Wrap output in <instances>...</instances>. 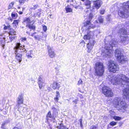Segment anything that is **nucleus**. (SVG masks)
Here are the masks:
<instances>
[{
    "label": "nucleus",
    "mask_w": 129,
    "mask_h": 129,
    "mask_svg": "<svg viewBox=\"0 0 129 129\" xmlns=\"http://www.w3.org/2000/svg\"><path fill=\"white\" fill-rule=\"evenodd\" d=\"M9 25L7 26L5 25L4 27V30L8 29L9 30V34L15 36L16 35V32L13 29L11 28V26Z\"/></svg>",
    "instance_id": "obj_15"
},
{
    "label": "nucleus",
    "mask_w": 129,
    "mask_h": 129,
    "mask_svg": "<svg viewBox=\"0 0 129 129\" xmlns=\"http://www.w3.org/2000/svg\"><path fill=\"white\" fill-rule=\"evenodd\" d=\"M79 121L80 122V126L81 127H83V125L82 123V119H80L79 120Z\"/></svg>",
    "instance_id": "obj_48"
},
{
    "label": "nucleus",
    "mask_w": 129,
    "mask_h": 129,
    "mask_svg": "<svg viewBox=\"0 0 129 129\" xmlns=\"http://www.w3.org/2000/svg\"><path fill=\"white\" fill-rule=\"evenodd\" d=\"M8 123V121H5L2 123L1 126V128L3 129H5V126L6 124Z\"/></svg>",
    "instance_id": "obj_32"
},
{
    "label": "nucleus",
    "mask_w": 129,
    "mask_h": 129,
    "mask_svg": "<svg viewBox=\"0 0 129 129\" xmlns=\"http://www.w3.org/2000/svg\"><path fill=\"white\" fill-rule=\"evenodd\" d=\"M86 13L87 14V15L89 14L88 16V20H85V22L84 23V24H90V21L92 19L93 15L92 13L90 12V11L87 10L86 11Z\"/></svg>",
    "instance_id": "obj_12"
},
{
    "label": "nucleus",
    "mask_w": 129,
    "mask_h": 129,
    "mask_svg": "<svg viewBox=\"0 0 129 129\" xmlns=\"http://www.w3.org/2000/svg\"><path fill=\"white\" fill-rule=\"evenodd\" d=\"M18 8H20L19 7Z\"/></svg>",
    "instance_id": "obj_62"
},
{
    "label": "nucleus",
    "mask_w": 129,
    "mask_h": 129,
    "mask_svg": "<svg viewBox=\"0 0 129 129\" xmlns=\"http://www.w3.org/2000/svg\"><path fill=\"white\" fill-rule=\"evenodd\" d=\"M108 64L109 69L110 72L115 73L118 71V65L113 61H109Z\"/></svg>",
    "instance_id": "obj_9"
},
{
    "label": "nucleus",
    "mask_w": 129,
    "mask_h": 129,
    "mask_svg": "<svg viewBox=\"0 0 129 129\" xmlns=\"http://www.w3.org/2000/svg\"><path fill=\"white\" fill-rule=\"evenodd\" d=\"M11 16L13 18L15 19L17 17V14L16 13L14 12L12 13Z\"/></svg>",
    "instance_id": "obj_30"
},
{
    "label": "nucleus",
    "mask_w": 129,
    "mask_h": 129,
    "mask_svg": "<svg viewBox=\"0 0 129 129\" xmlns=\"http://www.w3.org/2000/svg\"><path fill=\"white\" fill-rule=\"evenodd\" d=\"M47 49L48 51V54L49 57L51 58L54 57L56 54L52 50L51 47L49 46H48Z\"/></svg>",
    "instance_id": "obj_14"
},
{
    "label": "nucleus",
    "mask_w": 129,
    "mask_h": 129,
    "mask_svg": "<svg viewBox=\"0 0 129 129\" xmlns=\"http://www.w3.org/2000/svg\"><path fill=\"white\" fill-rule=\"evenodd\" d=\"M24 47V45L22 46L20 43H17L14 48L16 58L19 63L22 60V54L25 52H26V50Z\"/></svg>",
    "instance_id": "obj_2"
},
{
    "label": "nucleus",
    "mask_w": 129,
    "mask_h": 129,
    "mask_svg": "<svg viewBox=\"0 0 129 129\" xmlns=\"http://www.w3.org/2000/svg\"><path fill=\"white\" fill-rule=\"evenodd\" d=\"M33 52V51L30 50L26 54V55L28 58L30 59L34 56Z\"/></svg>",
    "instance_id": "obj_20"
},
{
    "label": "nucleus",
    "mask_w": 129,
    "mask_h": 129,
    "mask_svg": "<svg viewBox=\"0 0 129 129\" xmlns=\"http://www.w3.org/2000/svg\"><path fill=\"white\" fill-rule=\"evenodd\" d=\"M22 41H26V39L25 38H22Z\"/></svg>",
    "instance_id": "obj_52"
},
{
    "label": "nucleus",
    "mask_w": 129,
    "mask_h": 129,
    "mask_svg": "<svg viewBox=\"0 0 129 129\" xmlns=\"http://www.w3.org/2000/svg\"><path fill=\"white\" fill-rule=\"evenodd\" d=\"M44 82V80H43V79L40 76L38 79V83L39 84L40 89H41V88L43 86Z\"/></svg>",
    "instance_id": "obj_18"
},
{
    "label": "nucleus",
    "mask_w": 129,
    "mask_h": 129,
    "mask_svg": "<svg viewBox=\"0 0 129 129\" xmlns=\"http://www.w3.org/2000/svg\"><path fill=\"white\" fill-rule=\"evenodd\" d=\"M25 9V8H22V10L23 11Z\"/></svg>",
    "instance_id": "obj_60"
},
{
    "label": "nucleus",
    "mask_w": 129,
    "mask_h": 129,
    "mask_svg": "<svg viewBox=\"0 0 129 129\" xmlns=\"http://www.w3.org/2000/svg\"><path fill=\"white\" fill-rule=\"evenodd\" d=\"M51 109L53 110V115L52 117V121L54 123H56L57 121L55 120V117H56L57 114V110L53 106L51 107Z\"/></svg>",
    "instance_id": "obj_17"
},
{
    "label": "nucleus",
    "mask_w": 129,
    "mask_h": 129,
    "mask_svg": "<svg viewBox=\"0 0 129 129\" xmlns=\"http://www.w3.org/2000/svg\"><path fill=\"white\" fill-rule=\"evenodd\" d=\"M117 43V42L115 40L112 39L111 41H110L109 44H105V48L106 50L105 51L106 54L109 56H111L113 53V47L114 46H115Z\"/></svg>",
    "instance_id": "obj_6"
},
{
    "label": "nucleus",
    "mask_w": 129,
    "mask_h": 129,
    "mask_svg": "<svg viewBox=\"0 0 129 129\" xmlns=\"http://www.w3.org/2000/svg\"><path fill=\"white\" fill-rule=\"evenodd\" d=\"M94 68L95 75L100 76L103 75L104 71V67L102 63L99 62H96L95 63Z\"/></svg>",
    "instance_id": "obj_8"
},
{
    "label": "nucleus",
    "mask_w": 129,
    "mask_h": 129,
    "mask_svg": "<svg viewBox=\"0 0 129 129\" xmlns=\"http://www.w3.org/2000/svg\"><path fill=\"white\" fill-rule=\"evenodd\" d=\"M112 19L111 15H108L106 17L108 23H109L111 22L112 21Z\"/></svg>",
    "instance_id": "obj_29"
},
{
    "label": "nucleus",
    "mask_w": 129,
    "mask_h": 129,
    "mask_svg": "<svg viewBox=\"0 0 129 129\" xmlns=\"http://www.w3.org/2000/svg\"><path fill=\"white\" fill-rule=\"evenodd\" d=\"M91 129H98V127L94 126H92L91 127Z\"/></svg>",
    "instance_id": "obj_51"
},
{
    "label": "nucleus",
    "mask_w": 129,
    "mask_h": 129,
    "mask_svg": "<svg viewBox=\"0 0 129 129\" xmlns=\"http://www.w3.org/2000/svg\"><path fill=\"white\" fill-rule=\"evenodd\" d=\"M111 83L113 85L120 84L126 87L129 85V79L125 75L121 74L117 75L115 77H113L111 79Z\"/></svg>",
    "instance_id": "obj_1"
},
{
    "label": "nucleus",
    "mask_w": 129,
    "mask_h": 129,
    "mask_svg": "<svg viewBox=\"0 0 129 129\" xmlns=\"http://www.w3.org/2000/svg\"><path fill=\"white\" fill-rule=\"evenodd\" d=\"M68 2H69V1H68Z\"/></svg>",
    "instance_id": "obj_63"
},
{
    "label": "nucleus",
    "mask_w": 129,
    "mask_h": 129,
    "mask_svg": "<svg viewBox=\"0 0 129 129\" xmlns=\"http://www.w3.org/2000/svg\"><path fill=\"white\" fill-rule=\"evenodd\" d=\"M113 118L115 119V120H119L121 119V117L119 116H114L113 117Z\"/></svg>",
    "instance_id": "obj_37"
},
{
    "label": "nucleus",
    "mask_w": 129,
    "mask_h": 129,
    "mask_svg": "<svg viewBox=\"0 0 129 129\" xmlns=\"http://www.w3.org/2000/svg\"><path fill=\"white\" fill-rule=\"evenodd\" d=\"M36 33H34L33 34H32L31 35V36L33 37H34V36H35V35Z\"/></svg>",
    "instance_id": "obj_55"
},
{
    "label": "nucleus",
    "mask_w": 129,
    "mask_h": 129,
    "mask_svg": "<svg viewBox=\"0 0 129 129\" xmlns=\"http://www.w3.org/2000/svg\"><path fill=\"white\" fill-rule=\"evenodd\" d=\"M14 4V3L13 2H12L10 4L8 7L9 9H10L12 8Z\"/></svg>",
    "instance_id": "obj_45"
},
{
    "label": "nucleus",
    "mask_w": 129,
    "mask_h": 129,
    "mask_svg": "<svg viewBox=\"0 0 129 129\" xmlns=\"http://www.w3.org/2000/svg\"><path fill=\"white\" fill-rule=\"evenodd\" d=\"M119 10V15L122 18H126L129 16V1L121 4Z\"/></svg>",
    "instance_id": "obj_3"
},
{
    "label": "nucleus",
    "mask_w": 129,
    "mask_h": 129,
    "mask_svg": "<svg viewBox=\"0 0 129 129\" xmlns=\"http://www.w3.org/2000/svg\"><path fill=\"white\" fill-rule=\"evenodd\" d=\"M15 37L13 35H9L7 36V39L8 42H11L13 39H14Z\"/></svg>",
    "instance_id": "obj_24"
},
{
    "label": "nucleus",
    "mask_w": 129,
    "mask_h": 129,
    "mask_svg": "<svg viewBox=\"0 0 129 129\" xmlns=\"http://www.w3.org/2000/svg\"><path fill=\"white\" fill-rule=\"evenodd\" d=\"M25 0H19V2L20 5L23 4Z\"/></svg>",
    "instance_id": "obj_43"
},
{
    "label": "nucleus",
    "mask_w": 129,
    "mask_h": 129,
    "mask_svg": "<svg viewBox=\"0 0 129 129\" xmlns=\"http://www.w3.org/2000/svg\"><path fill=\"white\" fill-rule=\"evenodd\" d=\"M123 51L120 49H116L115 51V55L118 61L120 63H122L126 61V58L123 55Z\"/></svg>",
    "instance_id": "obj_7"
},
{
    "label": "nucleus",
    "mask_w": 129,
    "mask_h": 129,
    "mask_svg": "<svg viewBox=\"0 0 129 129\" xmlns=\"http://www.w3.org/2000/svg\"><path fill=\"white\" fill-rule=\"evenodd\" d=\"M26 26L30 29H32L33 30H35L36 27L33 25H27Z\"/></svg>",
    "instance_id": "obj_28"
},
{
    "label": "nucleus",
    "mask_w": 129,
    "mask_h": 129,
    "mask_svg": "<svg viewBox=\"0 0 129 129\" xmlns=\"http://www.w3.org/2000/svg\"><path fill=\"white\" fill-rule=\"evenodd\" d=\"M23 95L22 94H21L18 95L17 98L16 107L18 108V109L20 108V105L23 104Z\"/></svg>",
    "instance_id": "obj_11"
},
{
    "label": "nucleus",
    "mask_w": 129,
    "mask_h": 129,
    "mask_svg": "<svg viewBox=\"0 0 129 129\" xmlns=\"http://www.w3.org/2000/svg\"><path fill=\"white\" fill-rule=\"evenodd\" d=\"M84 40L88 41V43L87 45V52L88 53L90 52L94 44L96 43L93 36L90 33L85 35L83 37Z\"/></svg>",
    "instance_id": "obj_5"
},
{
    "label": "nucleus",
    "mask_w": 129,
    "mask_h": 129,
    "mask_svg": "<svg viewBox=\"0 0 129 129\" xmlns=\"http://www.w3.org/2000/svg\"><path fill=\"white\" fill-rule=\"evenodd\" d=\"M84 26L87 30H89L91 28H93L95 27V25H84Z\"/></svg>",
    "instance_id": "obj_22"
},
{
    "label": "nucleus",
    "mask_w": 129,
    "mask_h": 129,
    "mask_svg": "<svg viewBox=\"0 0 129 129\" xmlns=\"http://www.w3.org/2000/svg\"><path fill=\"white\" fill-rule=\"evenodd\" d=\"M103 19L101 16L99 17L98 18V21L100 23H103Z\"/></svg>",
    "instance_id": "obj_34"
},
{
    "label": "nucleus",
    "mask_w": 129,
    "mask_h": 129,
    "mask_svg": "<svg viewBox=\"0 0 129 129\" xmlns=\"http://www.w3.org/2000/svg\"><path fill=\"white\" fill-rule=\"evenodd\" d=\"M13 129H20V128H18L17 127H14Z\"/></svg>",
    "instance_id": "obj_58"
},
{
    "label": "nucleus",
    "mask_w": 129,
    "mask_h": 129,
    "mask_svg": "<svg viewBox=\"0 0 129 129\" xmlns=\"http://www.w3.org/2000/svg\"><path fill=\"white\" fill-rule=\"evenodd\" d=\"M42 10L41 9H39L38 10V12L37 13V18H39L41 14Z\"/></svg>",
    "instance_id": "obj_33"
},
{
    "label": "nucleus",
    "mask_w": 129,
    "mask_h": 129,
    "mask_svg": "<svg viewBox=\"0 0 129 129\" xmlns=\"http://www.w3.org/2000/svg\"><path fill=\"white\" fill-rule=\"evenodd\" d=\"M43 30L45 31V32L47 30V27L45 25L43 26Z\"/></svg>",
    "instance_id": "obj_47"
},
{
    "label": "nucleus",
    "mask_w": 129,
    "mask_h": 129,
    "mask_svg": "<svg viewBox=\"0 0 129 129\" xmlns=\"http://www.w3.org/2000/svg\"><path fill=\"white\" fill-rule=\"evenodd\" d=\"M31 22V21L29 19V17H28L25 19L23 22L24 24L26 23L27 24H29Z\"/></svg>",
    "instance_id": "obj_25"
},
{
    "label": "nucleus",
    "mask_w": 129,
    "mask_h": 129,
    "mask_svg": "<svg viewBox=\"0 0 129 129\" xmlns=\"http://www.w3.org/2000/svg\"><path fill=\"white\" fill-rule=\"evenodd\" d=\"M34 38L36 40H39L40 38V37L38 35H37L36 36H35Z\"/></svg>",
    "instance_id": "obj_46"
},
{
    "label": "nucleus",
    "mask_w": 129,
    "mask_h": 129,
    "mask_svg": "<svg viewBox=\"0 0 129 129\" xmlns=\"http://www.w3.org/2000/svg\"><path fill=\"white\" fill-rule=\"evenodd\" d=\"M113 104L119 110H125L127 107L125 102L120 97H115L114 99Z\"/></svg>",
    "instance_id": "obj_4"
},
{
    "label": "nucleus",
    "mask_w": 129,
    "mask_h": 129,
    "mask_svg": "<svg viewBox=\"0 0 129 129\" xmlns=\"http://www.w3.org/2000/svg\"><path fill=\"white\" fill-rule=\"evenodd\" d=\"M93 6L97 9H99L102 4V2L100 0L94 1H93Z\"/></svg>",
    "instance_id": "obj_16"
},
{
    "label": "nucleus",
    "mask_w": 129,
    "mask_h": 129,
    "mask_svg": "<svg viewBox=\"0 0 129 129\" xmlns=\"http://www.w3.org/2000/svg\"><path fill=\"white\" fill-rule=\"evenodd\" d=\"M47 117L48 118H51L52 117V115L51 114L50 111H49L47 115Z\"/></svg>",
    "instance_id": "obj_40"
},
{
    "label": "nucleus",
    "mask_w": 129,
    "mask_h": 129,
    "mask_svg": "<svg viewBox=\"0 0 129 129\" xmlns=\"http://www.w3.org/2000/svg\"><path fill=\"white\" fill-rule=\"evenodd\" d=\"M109 125H108V127H109V128H111V127H109Z\"/></svg>",
    "instance_id": "obj_61"
},
{
    "label": "nucleus",
    "mask_w": 129,
    "mask_h": 129,
    "mask_svg": "<svg viewBox=\"0 0 129 129\" xmlns=\"http://www.w3.org/2000/svg\"><path fill=\"white\" fill-rule=\"evenodd\" d=\"M60 87V85L58 83L54 82L52 84V87L54 89H58Z\"/></svg>",
    "instance_id": "obj_21"
},
{
    "label": "nucleus",
    "mask_w": 129,
    "mask_h": 129,
    "mask_svg": "<svg viewBox=\"0 0 129 129\" xmlns=\"http://www.w3.org/2000/svg\"><path fill=\"white\" fill-rule=\"evenodd\" d=\"M38 7H39L38 5L36 4V5H33V7H32L31 9H32L35 10V9L38 8Z\"/></svg>",
    "instance_id": "obj_38"
},
{
    "label": "nucleus",
    "mask_w": 129,
    "mask_h": 129,
    "mask_svg": "<svg viewBox=\"0 0 129 129\" xmlns=\"http://www.w3.org/2000/svg\"><path fill=\"white\" fill-rule=\"evenodd\" d=\"M82 81L81 79H80L78 81L77 84L78 85H80V84H82Z\"/></svg>",
    "instance_id": "obj_49"
},
{
    "label": "nucleus",
    "mask_w": 129,
    "mask_h": 129,
    "mask_svg": "<svg viewBox=\"0 0 129 129\" xmlns=\"http://www.w3.org/2000/svg\"><path fill=\"white\" fill-rule=\"evenodd\" d=\"M80 45L82 46L83 47H84L85 46V43L84 41L82 40L80 43Z\"/></svg>",
    "instance_id": "obj_42"
},
{
    "label": "nucleus",
    "mask_w": 129,
    "mask_h": 129,
    "mask_svg": "<svg viewBox=\"0 0 129 129\" xmlns=\"http://www.w3.org/2000/svg\"><path fill=\"white\" fill-rule=\"evenodd\" d=\"M123 94L126 97L129 99V88H125L123 90Z\"/></svg>",
    "instance_id": "obj_19"
},
{
    "label": "nucleus",
    "mask_w": 129,
    "mask_h": 129,
    "mask_svg": "<svg viewBox=\"0 0 129 129\" xmlns=\"http://www.w3.org/2000/svg\"><path fill=\"white\" fill-rule=\"evenodd\" d=\"M26 33L28 34L29 35H30V33L28 32V31L26 32Z\"/></svg>",
    "instance_id": "obj_59"
},
{
    "label": "nucleus",
    "mask_w": 129,
    "mask_h": 129,
    "mask_svg": "<svg viewBox=\"0 0 129 129\" xmlns=\"http://www.w3.org/2000/svg\"><path fill=\"white\" fill-rule=\"evenodd\" d=\"M33 16H34V17H35V18H36V19L37 18V13L35 14H34Z\"/></svg>",
    "instance_id": "obj_53"
},
{
    "label": "nucleus",
    "mask_w": 129,
    "mask_h": 129,
    "mask_svg": "<svg viewBox=\"0 0 129 129\" xmlns=\"http://www.w3.org/2000/svg\"><path fill=\"white\" fill-rule=\"evenodd\" d=\"M84 5L87 6V8L89 9L90 7L91 2L89 0H85L84 2Z\"/></svg>",
    "instance_id": "obj_23"
},
{
    "label": "nucleus",
    "mask_w": 129,
    "mask_h": 129,
    "mask_svg": "<svg viewBox=\"0 0 129 129\" xmlns=\"http://www.w3.org/2000/svg\"><path fill=\"white\" fill-rule=\"evenodd\" d=\"M55 69H56V68H55Z\"/></svg>",
    "instance_id": "obj_64"
},
{
    "label": "nucleus",
    "mask_w": 129,
    "mask_h": 129,
    "mask_svg": "<svg viewBox=\"0 0 129 129\" xmlns=\"http://www.w3.org/2000/svg\"><path fill=\"white\" fill-rule=\"evenodd\" d=\"M19 21V20H15L12 24H18Z\"/></svg>",
    "instance_id": "obj_41"
},
{
    "label": "nucleus",
    "mask_w": 129,
    "mask_h": 129,
    "mask_svg": "<svg viewBox=\"0 0 129 129\" xmlns=\"http://www.w3.org/2000/svg\"><path fill=\"white\" fill-rule=\"evenodd\" d=\"M19 109H20V110L21 109L22 111L24 113L26 112L27 111V110L28 109V108H25L24 107H23L22 108H19Z\"/></svg>",
    "instance_id": "obj_36"
},
{
    "label": "nucleus",
    "mask_w": 129,
    "mask_h": 129,
    "mask_svg": "<svg viewBox=\"0 0 129 129\" xmlns=\"http://www.w3.org/2000/svg\"><path fill=\"white\" fill-rule=\"evenodd\" d=\"M78 100L77 99H76L75 101H73V102L74 103H76V104L77 103V102L78 101Z\"/></svg>",
    "instance_id": "obj_54"
},
{
    "label": "nucleus",
    "mask_w": 129,
    "mask_h": 129,
    "mask_svg": "<svg viewBox=\"0 0 129 129\" xmlns=\"http://www.w3.org/2000/svg\"><path fill=\"white\" fill-rule=\"evenodd\" d=\"M1 45L2 46V47L4 48V47L5 46V45L3 44H2V43H1Z\"/></svg>",
    "instance_id": "obj_57"
},
{
    "label": "nucleus",
    "mask_w": 129,
    "mask_h": 129,
    "mask_svg": "<svg viewBox=\"0 0 129 129\" xmlns=\"http://www.w3.org/2000/svg\"><path fill=\"white\" fill-rule=\"evenodd\" d=\"M57 129H68L66 127L63 125L62 124H61L60 125L57 127Z\"/></svg>",
    "instance_id": "obj_27"
},
{
    "label": "nucleus",
    "mask_w": 129,
    "mask_h": 129,
    "mask_svg": "<svg viewBox=\"0 0 129 129\" xmlns=\"http://www.w3.org/2000/svg\"><path fill=\"white\" fill-rule=\"evenodd\" d=\"M117 122L114 121H112L111 122L110 124V126H113L115 125L116 124Z\"/></svg>",
    "instance_id": "obj_39"
},
{
    "label": "nucleus",
    "mask_w": 129,
    "mask_h": 129,
    "mask_svg": "<svg viewBox=\"0 0 129 129\" xmlns=\"http://www.w3.org/2000/svg\"><path fill=\"white\" fill-rule=\"evenodd\" d=\"M80 5H79L77 6H73V7L76 9H81L82 8V4L81 2H80Z\"/></svg>",
    "instance_id": "obj_31"
},
{
    "label": "nucleus",
    "mask_w": 129,
    "mask_h": 129,
    "mask_svg": "<svg viewBox=\"0 0 129 129\" xmlns=\"http://www.w3.org/2000/svg\"><path fill=\"white\" fill-rule=\"evenodd\" d=\"M102 90L103 93L106 96L111 97L113 96V93L110 88L105 86L103 87Z\"/></svg>",
    "instance_id": "obj_10"
},
{
    "label": "nucleus",
    "mask_w": 129,
    "mask_h": 129,
    "mask_svg": "<svg viewBox=\"0 0 129 129\" xmlns=\"http://www.w3.org/2000/svg\"><path fill=\"white\" fill-rule=\"evenodd\" d=\"M65 10L67 13L70 12H72V10L71 8L69 7H66Z\"/></svg>",
    "instance_id": "obj_35"
},
{
    "label": "nucleus",
    "mask_w": 129,
    "mask_h": 129,
    "mask_svg": "<svg viewBox=\"0 0 129 129\" xmlns=\"http://www.w3.org/2000/svg\"><path fill=\"white\" fill-rule=\"evenodd\" d=\"M56 97L54 98V100L55 101L58 102L59 100V98L60 97V94L58 91H56Z\"/></svg>",
    "instance_id": "obj_26"
},
{
    "label": "nucleus",
    "mask_w": 129,
    "mask_h": 129,
    "mask_svg": "<svg viewBox=\"0 0 129 129\" xmlns=\"http://www.w3.org/2000/svg\"><path fill=\"white\" fill-rule=\"evenodd\" d=\"M60 37V40H62L61 41V42L62 43H64L66 41V40H63L62 39H63V38L61 37Z\"/></svg>",
    "instance_id": "obj_50"
},
{
    "label": "nucleus",
    "mask_w": 129,
    "mask_h": 129,
    "mask_svg": "<svg viewBox=\"0 0 129 129\" xmlns=\"http://www.w3.org/2000/svg\"><path fill=\"white\" fill-rule=\"evenodd\" d=\"M18 13L19 14L21 15L23 14V12L21 11H19L18 12Z\"/></svg>",
    "instance_id": "obj_56"
},
{
    "label": "nucleus",
    "mask_w": 129,
    "mask_h": 129,
    "mask_svg": "<svg viewBox=\"0 0 129 129\" xmlns=\"http://www.w3.org/2000/svg\"><path fill=\"white\" fill-rule=\"evenodd\" d=\"M105 10L104 9H101L100 10V13L101 14H103L105 12Z\"/></svg>",
    "instance_id": "obj_44"
},
{
    "label": "nucleus",
    "mask_w": 129,
    "mask_h": 129,
    "mask_svg": "<svg viewBox=\"0 0 129 129\" xmlns=\"http://www.w3.org/2000/svg\"><path fill=\"white\" fill-rule=\"evenodd\" d=\"M128 32H127L126 30L124 28H120L118 31V35L120 36H126L128 35L129 34V30Z\"/></svg>",
    "instance_id": "obj_13"
}]
</instances>
